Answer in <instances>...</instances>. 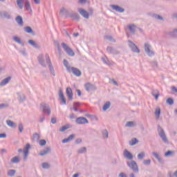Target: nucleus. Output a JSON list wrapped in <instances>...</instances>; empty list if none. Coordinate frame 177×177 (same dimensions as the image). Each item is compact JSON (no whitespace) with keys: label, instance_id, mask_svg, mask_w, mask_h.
Returning <instances> with one entry per match:
<instances>
[{"label":"nucleus","instance_id":"10","mask_svg":"<svg viewBox=\"0 0 177 177\" xmlns=\"http://www.w3.org/2000/svg\"><path fill=\"white\" fill-rule=\"evenodd\" d=\"M110 8H111L113 10H115V12H118L119 13H124L125 12V9L122 8L118 5L111 4Z\"/></svg>","mask_w":177,"mask_h":177},{"label":"nucleus","instance_id":"37","mask_svg":"<svg viewBox=\"0 0 177 177\" xmlns=\"http://www.w3.org/2000/svg\"><path fill=\"white\" fill-rule=\"evenodd\" d=\"M0 17H6V19H10V15L7 12H0Z\"/></svg>","mask_w":177,"mask_h":177},{"label":"nucleus","instance_id":"28","mask_svg":"<svg viewBox=\"0 0 177 177\" xmlns=\"http://www.w3.org/2000/svg\"><path fill=\"white\" fill-rule=\"evenodd\" d=\"M13 41L17 42V44H19V45H21V46H24V43L23 41H21V40L20 39V37H19L17 36H14Z\"/></svg>","mask_w":177,"mask_h":177},{"label":"nucleus","instance_id":"41","mask_svg":"<svg viewBox=\"0 0 177 177\" xmlns=\"http://www.w3.org/2000/svg\"><path fill=\"white\" fill-rule=\"evenodd\" d=\"M78 154H84L85 153H86V147H83L80 149H79V150L77 151Z\"/></svg>","mask_w":177,"mask_h":177},{"label":"nucleus","instance_id":"56","mask_svg":"<svg viewBox=\"0 0 177 177\" xmlns=\"http://www.w3.org/2000/svg\"><path fill=\"white\" fill-rule=\"evenodd\" d=\"M143 164H144V165H150V164H151V160H150V159L145 160L143 161Z\"/></svg>","mask_w":177,"mask_h":177},{"label":"nucleus","instance_id":"8","mask_svg":"<svg viewBox=\"0 0 177 177\" xmlns=\"http://www.w3.org/2000/svg\"><path fill=\"white\" fill-rule=\"evenodd\" d=\"M76 124H78L79 125H84L85 124H89V121L88 119L84 117H79L75 120Z\"/></svg>","mask_w":177,"mask_h":177},{"label":"nucleus","instance_id":"5","mask_svg":"<svg viewBox=\"0 0 177 177\" xmlns=\"http://www.w3.org/2000/svg\"><path fill=\"white\" fill-rule=\"evenodd\" d=\"M40 109H41L44 114H47V115H50L52 111H50V107H49V105L43 102L40 104Z\"/></svg>","mask_w":177,"mask_h":177},{"label":"nucleus","instance_id":"42","mask_svg":"<svg viewBox=\"0 0 177 177\" xmlns=\"http://www.w3.org/2000/svg\"><path fill=\"white\" fill-rule=\"evenodd\" d=\"M126 127H128L129 128H133L135 127V122L133 121H129L126 124Z\"/></svg>","mask_w":177,"mask_h":177},{"label":"nucleus","instance_id":"31","mask_svg":"<svg viewBox=\"0 0 177 177\" xmlns=\"http://www.w3.org/2000/svg\"><path fill=\"white\" fill-rule=\"evenodd\" d=\"M151 95L153 96V97H155L156 100H158V97H160V92H158V90H153L151 92Z\"/></svg>","mask_w":177,"mask_h":177},{"label":"nucleus","instance_id":"38","mask_svg":"<svg viewBox=\"0 0 177 177\" xmlns=\"http://www.w3.org/2000/svg\"><path fill=\"white\" fill-rule=\"evenodd\" d=\"M169 35L171 38H177V29H174L172 32H169Z\"/></svg>","mask_w":177,"mask_h":177},{"label":"nucleus","instance_id":"25","mask_svg":"<svg viewBox=\"0 0 177 177\" xmlns=\"http://www.w3.org/2000/svg\"><path fill=\"white\" fill-rule=\"evenodd\" d=\"M17 95L18 96L19 102H25L26 98V95L24 94L21 93H17Z\"/></svg>","mask_w":177,"mask_h":177},{"label":"nucleus","instance_id":"13","mask_svg":"<svg viewBox=\"0 0 177 177\" xmlns=\"http://www.w3.org/2000/svg\"><path fill=\"white\" fill-rule=\"evenodd\" d=\"M106 51L108 53H110V55H120V51L111 46H108L106 48Z\"/></svg>","mask_w":177,"mask_h":177},{"label":"nucleus","instance_id":"11","mask_svg":"<svg viewBox=\"0 0 177 177\" xmlns=\"http://www.w3.org/2000/svg\"><path fill=\"white\" fill-rule=\"evenodd\" d=\"M77 11L84 19H89V12L85 10L84 8H78Z\"/></svg>","mask_w":177,"mask_h":177},{"label":"nucleus","instance_id":"32","mask_svg":"<svg viewBox=\"0 0 177 177\" xmlns=\"http://www.w3.org/2000/svg\"><path fill=\"white\" fill-rule=\"evenodd\" d=\"M175 156V151L169 150L165 153V157H174Z\"/></svg>","mask_w":177,"mask_h":177},{"label":"nucleus","instance_id":"35","mask_svg":"<svg viewBox=\"0 0 177 177\" xmlns=\"http://www.w3.org/2000/svg\"><path fill=\"white\" fill-rule=\"evenodd\" d=\"M129 30L131 32V34H135V32L136 31V26L134 24L129 25Z\"/></svg>","mask_w":177,"mask_h":177},{"label":"nucleus","instance_id":"30","mask_svg":"<svg viewBox=\"0 0 177 177\" xmlns=\"http://www.w3.org/2000/svg\"><path fill=\"white\" fill-rule=\"evenodd\" d=\"M110 106H111V102H110V101H107L102 107L103 111H106V110H109V109H110Z\"/></svg>","mask_w":177,"mask_h":177},{"label":"nucleus","instance_id":"21","mask_svg":"<svg viewBox=\"0 0 177 177\" xmlns=\"http://www.w3.org/2000/svg\"><path fill=\"white\" fill-rule=\"evenodd\" d=\"M15 21H17V24H19L20 27H23V26H24V22L23 21V17H21V16L20 15H18L15 18Z\"/></svg>","mask_w":177,"mask_h":177},{"label":"nucleus","instance_id":"60","mask_svg":"<svg viewBox=\"0 0 177 177\" xmlns=\"http://www.w3.org/2000/svg\"><path fill=\"white\" fill-rule=\"evenodd\" d=\"M8 107V104H0V110H2V109H5Z\"/></svg>","mask_w":177,"mask_h":177},{"label":"nucleus","instance_id":"3","mask_svg":"<svg viewBox=\"0 0 177 177\" xmlns=\"http://www.w3.org/2000/svg\"><path fill=\"white\" fill-rule=\"evenodd\" d=\"M158 132L162 142H164V143H168V138H167V136H165V131H164V129L160 125L158 126Z\"/></svg>","mask_w":177,"mask_h":177},{"label":"nucleus","instance_id":"54","mask_svg":"<svg viewBox=\"0 0 177 177\" xmlns=\"http://www.w3.org/2000/svg\"><path fill=\"white\" fill-rule=\"evenodd\" d=\"M70 127L68 125L63 126L60 129L59 132H64V131H67Z\"/></svg>","mask_w":177,"mask_h":177},{"label":"nucleus","instance_id":"6","mask_svg":"<svg viewBox=\"0 0 177 177\" xmlns=\"http://www.w3.org/2000/svg\"><path fill=\"white\" fill-rule=\"evenodd\" d=\"M129 46L131 49L132 52H134V53H140V50H139V48H138V46L135 44L132 41L129 40Z\"/></svg>","mask_w":177,"mask_h":177},{"label":"nucleus","instance_id":"48","mask_svg":"<svg viewBox=\"0 0 177 177\" xmlns=\"http://www.w3.org/2000/svg\"><path fill=\"white\" fill-rule=\"evenodd\" d=\"M42 168H44V169H49V168H50V165L48 162H43Z\"/></svg>","mask_w":177,"mask_h":177},{"label":"nucleus","instance_id":"2","mask_svg":"<svg viewBox=\"0 0 177 177\" xmlns=\"http://www.w3.org/2000/svg\"><path fill=\"white\" fill-rule=\"evenodd\" d=\"M128 167H130V169H132L133 172L136 174L139 173V167L138 166V163L135 160H131L130 162H127Z\"/></svg>","mask_w":177,"mask_h":177},{"label":"nucleus","instance_id":"39","mask_svg":"<svg viewBox=\"0 0 177 177\" xmlns=\"http://www.w3.org/2000/svg\"><path fill=\"white\" fill-rule=\"evenodd\" d=\"M24 3V0H17V5L19 9H23V4Z\"/></svg>","mask_w":177,"mask_h":177},{"label":"nucleus","instance_id":"43","mask_svg":"<svg viewBox=\"0 0 177 177\" xmlns=\"http://www.w3.org/2000/svg\"><path fill=\"white\" fill-rule=\"evenodd\" d=\"M137 143H139V140L137 138H133L131 142H129L130 146H135Z\"/></svg>","mask_w":177,"mask_h":177},{"label":"nucleus","instance_id":"14","mask_svg":"<svg viewBox=\"0 0 177 177\" xmlns=\"http://www.w3.org/2000/svg\"><path fill=\"white\" fill-rule=\"evenodd\" d=\"M85 89L87 91V92H89L91 91H96L97 88L94 84H92L91 83H86L85 84Z\"/></svg>","mask_w":177,"mask_h":177},{"label":"nucleus","instance_id":"1","mask_svg":"<svg viewBox=\"0 0 177 177\" xmlns=\"http://www.w3.org/2000/svg\"><path fill=\"white\" fill-rule=\"evenodd\" d=\"M46 62L48 66V68L50 71V73L53 77L56 75V73H55V68H53V66L52 65V62L50 61V57H49V55H46Z\"/></svg>","mask_w":177,"mask_h":177},{"label":"nucleus","instance_id":"23","mask_svg":"<svg viewBox=\"0 0 177 177\" xmlns=\"http://www.w3.org/2000/svg\"><path fill=\"white\" fill-rule=\"evenodd\" d=\"M24 30L28 34H32V35H35V32L30 26H26L25 28H24Z\"/></svg>","mask_w":177,"mask_h":177},{"label":"nucleus","instance_id":"16","mask_svg":"<svg viewBox=\"0 0 177 177\" xmlns=\"http://www.w3.org/2000/svg\"><path fill=\"white\" fill-rule=\"evenodd\" d=\"M124 157L127 160H133V155L128 149H124Z\"/></svg>","mask_w":177,"mask_h":177},{"label":"nucleus","instance_id":"61","mask_svg":"<svg viewBox=\"0 0 177 177\" xmlns=\"http://www.w3.org/2000/svg\"><path fill=\"white\" fill-rule=\"evenodd\" d=\"M76 145H80V143H82V139L81 138H77L75 141Z\"/></svg>","mask_w":177,"mask_h":177},{"label":"nucleus","instance_id":"47","mask_svg":"<svg viewBox=\"0 0 177 177\" xmlns=\"http://www.w3.org/2000/svg\"><path fill=\"white\" fill-rule=\"evenodd\" d=\"M102 60L105 64H107V66H111V62H110V60H109V59L102 57Z\"/></svg>","mask_w":177,"mask_h":177},{"label":"nucleus","instance_id":"58","mask_svg":"<svg viewBox=\"0 0 177 177\" xmlns=\"http://www.w3.org/2000/svg\"><path fill=\"white\" fill-rule=\"evenodd\" d=\"M19 53H21L23 56H27V52H26V48L19 50Z\"/></svg>","mask_w":177,"mask_h":177},{"label":"nucleus","instance_id":"62","mask_svg":"<svg viewBox=\"0 0 177 177\" xmlns=\"http://www.w3.org/2000/svg\"><path fill=\"white\" fill-rule=\"evenodd\" d=\"M171 91H172V92L177 93V88L175 86H171Z\"/></svg>","mask_w":177,"mask_h":177},{"label":"nucleus","instance_id":"26","mask_svg":"<svg viewBox=\"0 0 177 177\" xmlns=\"http://www.w3.org/2000/svg\"><path fill=\"white\" fill-rule=\"evenodd\" d=\"M24 6L26 10L32 12V10L31 9V4H30V1L28 0L25 1Z\"/></svg>","mask_w":177,"mask_h":177},{"label":"nucleus","instance_id":"55","mask_svg":"<svg viewBox=\"0 0 177 177\" xmlns=\"http://www.w3.org/2000/svg\"><path fill=\"white\" fill-rule=\"evenodd\" d=\"M106 39H108V41H111L112 42H116V41L111 37L106 35L105 36Z\"/></svg>","mask_w":177,"mask_h":177},{"label":"nucleus","instance_id":"7","mask_svg":"<svg viewBox=\"0 0 177 177\" xmlns=\"http://www.w3.org/2000/svg\"><path fill=\"white\" fill-rule=\"evenodd\" d=\"M151 48V46L149 43L145 44V53L148 55V56H154V53L151 50H150Z\"/></svg>","mask_w":177,"mask_h":177},{"label":"nucleus","instance_id":"50","mask_svg":"<svg viewBox=\"0 0 177 177\" xmlns=\"http://www.w3.org/2000/svg\"><path fill=\"white\" fill-rule=\"evenodd\" d=\"M102 135L103 137L105 138V139H107V138H109V131H107V129H104L102 131Z\"/></svg>","mask_w":177,"mask_h":177},{"label":"nucleus","instance_id":"52","mask_svg":"<svg viewBox=\"0 0 177 177\" xmlns=\"http://www.w3.org/2000/svg\"><path fill=\"white\" fill-rule=\"evenodd\" d=\"M39 138H41V136L38 133H35L33 134V140H39Z\"/></svg>","mask_w":177,"mask_h":177},{"label":"nucleus","instance_id":"46","mask_svg":"<svg viewBox=\"0 0 177 177\" xmlns=\"http://www.w3.org/2000/svg\"><path fill=\"white\" fill-rule=\"evenodd\" d=\"M11 162H13L14 164H17L18 162H20V159H19V157L15 156L11 159Z\"/></svg>","mask_w":177,"mask_h":177},{"label":"nucleus","instance_id":"44","mask_svg":"<svg viewBox=\"0 0 177 177\" xmlns=\"http://www.w3.org/2000/svg\"><path fill=\"white\" fill-rule=\"evenodd\" d=\"M30 147L31 145H30V143L26 144L24 149V153H29Z\"/></svg>","mask_w":177,"mask_h":177},{"label":"nucleus","instance_id":"63","mask_svg":"<svg viewBox=\"0 0 177 177\" xmlns=\"http://www.w3.org/2000/svg\"><path fill=\"white\" fill-rule=\"evenodd\" d=\"M57 122V120L56 118L53 117V118H51V122H52L53 124H56Z\"/></svg>","mask_w":177,"mask_h":177},{"label":"nucleus","instance_id":"15","mask_svg":"<svg viewBox=\"0 0 177 177\" xmlns=\"http://www.w3.org/2000/svg\"><path fill=\"white\" fill-rule=\"evenodd\" d=\"M37 60L39 62V64L40 66H41L42 67H46V64H45V59H44V55L43 54H40L38 57H37Z\"/></svg>","mask_w":177,"mask_h":177},{"label":"nucleus","instance_id":"4","mask_svg":"<svg viewBox=\"0 0 177 177\" xmlns=\"http://www.w3.org/2000/svg\"><path fill=\"white\" fill-rule=\"evenodd\" d=\"M62 46L64 50H65L67 55H68V56H75V53H74L73 49H71L68 46H67L66 43H62Z\"/></svg>","mask_w":177,"mask_h":177},{"label":"nucleus","instance_id":"20","mask_svg":"<svg viewBox=\"0 0 177 177\" xmlns=\"http://www.w3.org/2000/svg\"><path fill=\"white\" fill-rule=\"evenodd\" d=\"M50 151H51L50 147H46L45 149L41 150L39 154V156H41V157H44V156H46V154H49Z\"/></svg>","mask_w":177,"mask_h":177},{"label":"nucleus","instance_id":"59","mask_svg":"<svg viewBox=\"0 0 177 177\" xmlns=\"http://www.w3.org/2000/svg\"><path fill=\"white\" fill-rule=\"evenodd\" d=\"M86 2H88V0H79L77 3H80V5H85Z\"/></svg>","mask_w":177,"mask_h":177},{"label":"nucleus","instance_id":"19","mask_svg":"<svg viewBox=\"0 0 177 177\" xmlns=\"http://www.w3.org/2000/svg\"><path fill=\"white\" fill-rule=\"evenodd\" d=\"M66 93V95L68 96L69 100L72 101L73 94V90L71 89V88L67 87Z\"/></svg>","mask_w":177,"mask_h":177},{"label":"nucleus","instance_id":"64","mask_svg":"<svg viewBox=\"0 0 177 177\" xmlns=\"http://www.w3.org/2000/svg\"><path fill=\"white\" fill-rule=\"evenodd\" d=\"M119 177H128V176H127V174H125V173L122 172L119 174Z\"/></svg>","mask_w":177,"mask_h":177},{"label":"nucleus","instance_id":"9","mask_svg":"<svg viewBox=\"0 0 177 177\" xmlns=\"http://www.w3.org/2000/svg\"><path fill=\"white\" fill-rule=\"evenodd\" d=\"M68 16L72 19V20H75V21H80L81 19L80 14L77 12H70L68 14Z\"/></svg>","mask_w":177,"mask_h":177},{"label":"nucleus","instance_id":"12","mask_svg":"<svg viewBox=\"0 0 177 177\" xmlns=\"http://www.w3.org/2000/svg\"><path fill=\"white\" fill-rule=\"evenodd\" d=\"M59 100H61V102H62V104H67L66 101V97H64V94L63 93V89H62V88H59Z\"/></svg>","mask_w":177,"mask_h":177},{"label":"nucleus","instance_id":"45","mask_svg":"<svg viewBox=\"0 0 177 177\" xmlns=\"http://www.w3.org/2000/svg\"><path fill=\"white\" fill-rule=\"evenodd\" d=\"M166 103L167 104H169V106H172V104H174V99L171 97L167 98L166 100Z\"/></svg>","mask_w":177,"mask_h":177},{"label":"nucleus","instance_id":"57","mask_svg":"<svg viewBox=\"0 0 177 177\" xmlns=\"http://www.w3.org/2000/svg\"><path fill=\"white\" fill-rule=\"evenodd\" d=\"M39 146H45L46 145V140H40L39 142Z\"/></svg>","mask_w":177,"mask_h":177},{"label":"nucleus","instance_id":"24","mask_svg":"<svg viewBox=\"0 0 177 177\" xmlns=\"http://www.w3.org/2000/svg\"><path fill=\"white\" fill-rule=\"evenodd\" d=\"M12 80V77L9 76L5 79H3L0 82V86H4V85H6V84H9V82Z\"/></svg>","mask_w":177,"mask_h":177},{"label":"nucleus","instance_id":"18","mask_svg":"<svg viewBox=\"0 0 177 177\" xmlns=\"http://www.w3.org/2000/svg\"><path fill=\"white\" fill-rule=\"evenodd\" d=\"M71 70L75 77H81L82 72L80 71V69L75 67H71Z\"/></svg>","mask_w":177,"mask_h":177},{"label":"nucleus","instance_id":"36","mask_svg":"<svg viewBox=\"0 0 177 177\" xmlns=\"http://www.w3.org/2000/svg\"><path fill=\"white\" fill-rule=\"evenodd\" d=\"M68 64V61H67V59H64V66L66 67L67 71L70 73L71 67H70Z\"/></svg>","mask_w":177,"mask_h":177},{"label":"nucleus","instance_id":"17","mask_svg":"<svg viewBox=\"0 0 177 177\" xmlns=\"http://www.w3.org/2000/svg\"><path fill=\"white\" fill-rule=\"evenodd\" d=\"M152 155L153 156V157H155V158H156V160H158V162H159L160 164H162V165L165 164V161L162 158H161L160 157V155H158V153H157V152H153V153H152Z\"/></svg>","mask_w":177,"mask_h":177},{"label":"nucleus","instance_id":"49","mask_svg":"<svg viewBox=\"0 0 177 177\" xmlns=\"http://www.w3.org/2000/svg\"><path fill=\"white\" fill-rule=\"evenodd\" d=\"M152 17H154V19H156L157 20H164V18L158 15L153 14Z\"/></svg>","mask_w":177,"mask_h":177},{"label":"nucleus","instance_id":"40","mask_svg":"<svg viewBox=\"0 0 177 177\" xmlns=\"http://www.w3.org/2000/svg\"><path fill=\"white\" fill-rule=\"evenodd\" d=\"M15 174H16V170L15 169H10L7 172L8 176H15Z\"/></svg>","mask_w":177,"mask_h":177},{"label":"nucleus","instance_id":"22","mask_svg":"<svg viewBox=\"0 0 177 177\" xmlns=\"http://www.w3.org/2000/svg\"><path fill=\"white\" fill-rule=\"evenodd\" d=\"M74 138H75V134L70 135L67 138H64L62 140V143H68V142H71V140H73Z\"/></svg>","mask_w":177,"mask_h":177},{"label":"nucleus","instance_id":"27","mask_svg":"<svg viewBox=\"0 0 177 177\" xmlns=\"http://www.w3.org/2000/svg\"><path fill=\"white\" fill-rule=\"evenodd\" d=\"M28 44L31 45V46H33V48H35V49H39V46L32 39H30L28 41Z\"/></svg>","mask_w":177,"mask_h":177},{"label":"nucleus","instance_id":"33","mask_svg":"<svg viewBox=\"0 0 177 177\" xmlns=\"http://www.w3.org/2000/svg\"><path fill=\"white\" fill-rule=\"evenodd\" d=\"M145 157H146V153L145 151L140 152L137 156L138 160H140V161H142Z\"/></svg>","mask_w":177,"mask_h":177},{"label":"nucleus","instance_id":"34","mask_svg":"<svg viewBox=\"0 0 177 177\" xmlns=\"http://www.w3.org/2000/svg\"><path fill=\"white\" fill-rule=\"evenodd\" d=\"M6 124L7 125H8V127H10L11 128H16V123L10 120H6Z\"/></svg>","mask_w":177,"mask_h":177},{"label":"nucleus","instance_id":"51","mask_svg":"<svg viewBox=\"0 0 177 177\" xmlns=\"http://www.w3.org/2000/svg\"><path fill=\"white\" fill-rule=\"evenodd\" d=\"M18 129H19L20 133H21L23 132V130L24 129V126L23 125V123H19V124Z\"/></svg>","mask_w":177,"mask_h":177},{"label":"nucleus","instance_id":"29","mask_svg":"<svg viewBox=\"0 0 177 177\" xmlns=\"http://www.w3.org/2000/svg\"><path fill=\"white\" fill-rule=\"evenodd\" d=\"M155 115L156 116V120H160V115H161V109L160 107L156 109Z\"/></svg>","mask_w":177,"mask_h":177},{"label":"nucleus","instance_id":"53","mask_svg":"<svg viewBox=\"0 0 177 177\" xmlns=\"http://www.w3.org/2000/svg\"><path fill=\"white\" fill-rule=\"evenodd\" d=\"M151 66L153 68H157L158 67V63H157L156 61H153L151 62Z\"/></svg>","mask_w":177,"mask_h":177}]
</instances>
